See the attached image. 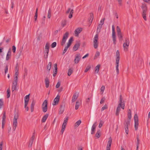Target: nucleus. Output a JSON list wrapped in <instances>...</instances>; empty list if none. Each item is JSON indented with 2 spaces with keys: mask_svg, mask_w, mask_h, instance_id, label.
Returning a JSON list of instances; mask_svg holds the SVG:
<instances>
[{
  "mask_svg": "<svg viewBox=\"0 0 150 150\" xmlns=\"http://www.w3.org/2000/svg\"><path fill=\"white\" fill-rule=\"evenodd\" d=\"M45 15L43 16L42 18V20H41V23L42 24H44L45 23Z\"/></svg>",
  "mask_w": 150,
  "mask_h": 150,
  "instance_id": "obj_40",
  "label": "nucleus"
},
{
  "mask_svg": "<svg viewBox=\"0 0 150 150\" xmlns=\"http://www.w3.org/2000/svg\"><path fill=\"white\" fill-rule=\"evenodd\" d=\"M81 58V56L80 54H77L76 55L75 59H74V62L75 64H77L78 63L80 59Z\"/></svg>",
  "mask_w": 150,
  "mask_h": 150,
  "instance_id": "obj_10",
  "label": "nucleus"
},
{
  "mask_svg": "<svg viewBox=\"0 0 150 150\" xmlns=\"http://www.w3.org/2000/svg\"><path fill=\"white\" fill-rule=\"evenodd\" d=\"M82 29L81 28H78L76 29L74 31L75 35L77 37L79 36V34L82 31Z\"/></svg>",
  "mask_w": 150,
  "mask_h": 150,
  "instance_id": "obj_13",
  "label": "nucleus"
},
{
  "mask_svg": "<svg viewBox=\"0 0 150 150\" xmlns=\"http://www.w3.org/2000/svg\"><path fill=\"white\" fill-rule=\"evenodd\" d=\"M51 16V12L50 9H49L48 11V17L49 18H50Z\"/></svg>",
  "mask_w": 150,
  "mask_h": 150,
  "instance_id": "obj_58",
  "label": "nucleus"
},
{
  "mask_svg": "<svg viewBox=\"0 0 150 150\" xmlns=\"http://www.w3.org/2000/svg\"><path fill=\"white\" fill-rule=\"evenodd\" d=\"M97 123L96 122H95L92 126L91 132V134H93L94 133L97 126Z\"/></svg>",
  "mask_w": 150,
  "mask_h": 150,
  "instance_id": "obj_14",
  "label": "nucleus"
},
{
  "mask_svg": "<svg viewBox=\"0 0 150 150\" xmlns=\"http://www.w3.org/2000/svg\"><path fill=\"white\" fill-rule=\"evenodd\" d=\"M64 105L63 106L62 105L61 106V108L59 112V114H61L64 111Z\"/></svg>",
  "mask_w": 150,
  "mask_h": 150,
  "instance_id": "obj_29",
  "label": "nucleus"
},
{
  "mask_svg": "<svg viewBox=\"0 0 150 150\" xmlns=\"http://www.w3.org/2000/svg\"><path fill=\"white\" fill-rule=\"evenodd\" d=\"M68 119L67 117L65 118L64 119V122H63V124H65L67 125V121H68Z\"/></svg>",
  "mask_w": 150,
  "mask_h": 150,
  "instance_id": "obj_59",
  "label": "nucleus"
},
{
  "mask_svg": "<svg viewBox=\"0 0 150 150\" xmlns=\"http://www.w3.org/2000/svg\"><path fill=\"white\" fill-rule=\"evenodd\" d=\"M18 79V76H15L14 77V81H13V82L17 83Z\"/></svg>",
  "mask_w": 150,
  "mask_h": 150,
  "instance_id": "obj_55",
  "label": "nucleus"
},
{
  "mask_svg": "<svg viewBox=\"0 0 150 150\" xmlns=\"http://www.w3.org/2000/svg\"><path fill=\"white\" fill-rule=\"evenodd\" d=\"M112 142V140L111 137H110L108 139V144L106 147V150H110V147Z\"/></svg>",
  "mask_w": 150,
  "mask_h": 150,
  "instance_id": "obj_12",
  "label": "nucleus"
},
{
  "mask_svg": "<svg viewBox=\"0 0 150 150\" xmlns=\"http://www.w3.org/2000/svg\"><path fill=\"white\" fill-rule=\"evenodd\" d=\"M7 98H9L10 97V90L9 88H8L7 90Z\"/></svg>",
  "mask_w": 150,
  "mask_h": 150,
  "instance_id": "obj_36",
  "label": "nucleus"
},
{
  "mask_svg": "<svg viewBox=\"0 0 150 150\" xmlns=\"http://www.w3.org/2000/svg\"><path fill=\"white\" fill-rule=\"evenodd\" d=\"M134 122L135 129L136 130H137L138 128L139 123L138 116L137 113L135 114L134 115Z\"/></svg>",
  "mask_w": 150,
  "mask_h": 150,
  "instance_id": "obj_4",
  "label": "nucleus"
},
{
  "mask_svg": "<svg viewBox=\"0 0 150 150\" xmlns=\"http://www.w3.org/2000/svg\"><path fill=\"white\" fill-rule=\"evenodd\" d=\"M142 14L143 18H144V19L145 21H146L147 18H146V14Z\"/></svg>",
  "mask_w": 150,
  "mask_h": 150,
  "instance_id": "obj_62",
  "label": "nucleus"
},
{
  "mask_svg": "<svg viewBox=\"0 0 150 150\" xmlns=\"http://www.w3.org/2000/svg\"><path fill=\"white\" fill-rule=\"evenodd\" d=\"M129 39H126L125 42L123 44V46L124 50L125 51H128L129 46Z\"/></svg>",
  "mask_w": 150,
  "mask_h": 150,
  "instance_id": "obj_7",
  "label": "nucleus"
},
{
  "mask_svg": "<svg viewBox=\"0 0 150 150\" xmlns=\"http://www.w3.org/2000/svg\"><path fill=\"white\" fill-rule=\"evenodd\" d=\"M102 25H100V24H99L98 26L97 29V32L99 33L101 29L102 28Z\"/></svg>",
  "mask_w": 150,
  "mask_h": 150,
  "instance_id": "obj_33",
  "label": "nucleus"
},
{
  "mask_svg": "<svg viewBox=\"0 0 150 150\" xmlns=\"http://www.w3.org/2000/svg\"><path fill=\"white\" fill-rule=\"evenodd\" d=\"M103 123H104V122H103L102 121H100V122L99 123V126H98V127L100 128H101V127H102Z\"/></svg>",
  "mask_w": 150,
  "mask_h": 150,
  "instance_id": "obj_57",
  "label": "nucleus"
},
{
  "mask_svg": "<svg viewBox=\"0 0 150 150\" xmlns=\"http://www.w3.org/2000/svg\"><path fill=\"white\" fill-rule=\"evenodd\" d=\"M73 13V10L72 9L70 13V14L69 16V18H71L72 17V14Z\"/></svg>",
  "mask_w": 150,
  "mask_h": 150,
  "instance_id": "obj_45",
  "label": "nucleus"
},
{
  "mask_svg": "<svg viewBox=\"0 0 150 150\" xmlns=\"http://www.w3.org/2000/svg\"><path fill=\"white\" fill-rule=\"evenodd\" d=\"M81 103V101H79V100H77V101H76L75 107V109L76 110H77L78 109L79 106L80 104Z\"/></svg>",
  "mask_w": 150,
  "mask_h": 150,
  "instance_id": "obj_23",
  "label": "nucleus"
},
{
  "mask_svg": "<svg viewBox=\"0 0 150 150\" xmlns=\"http://www.w3.org/2000/svg\"><path fill=\"white\" fill-rule=\"evenodd\" d=\"M130 120H127L125 122V127H126V125L127 126V127H128V126L130 124Z\"/></svg>",
  "mask_w": 150,
  "mask_h": 150,
  "instance_id": "obj_41",
  "label": "nucleus"
},
{
  "mask_svg": "<svg viewBox=\"0 0 150 150\" xmlns=\"http://www.w3.org/2000/svg\"><path fill=\"white\" fill-rule=\"evenodd\" d=\"M69 47L67 45L65 47V48H64V49L63 51V54H64L66 52L68 48Z\"/></svg>",
  "mask_w": 150,
  "mask_h": 150,
  "instance_id": "obj_52",
  "label": "nucleus"
},
{
  "mask_svg": "<svg viewBox=\"0 0 150 150\" xmlns=\"http://www.w3.org/2000/svg\"><path fill=\"white\" fill-rule=\"evenodd\" d=\"M73 72V71L71 69H69L68 70V75L69 76H70L71 74Z\"/></svg>",
  "mask_w": 150,
  "mask_h": 150,
  "instance_id": "obj_47",
  "label": "nucleus"
},
{
  "mask_svg": "<svg viewBox=\"0 0 150 150\" xmlns=\"http://www.w3.org/2000/svg\"><path fill=\"white\" fill-rule=\"evenodd\" d=\"M42 111L44 112H45L47 110V101L46 100H45L43 102L42 105Z\"/></svg>",
  "mask_w": 150,
  "mask_h": 150,
  "instance_id": "obj_5",
  "label": "nucleus"
},
{
  "mask_svg": "<svg viewBox=\"0 0 150 150\" xmlns=\"http://www.w3.org/2000/svg\"><path fill=\"white\" fill-rule=\"evenodd\" d=\"M24 108L26 111H28L29 110L28 107L27 106L28 103H24Z\"/></svg>",
  "mask_w": 150,
  "mask_h": 150,
  "instance_id": "obj_49",
  "label": "nucleus"
},
{
  "mask_svg": "<svg viewBox=\"0 0 150 150\" xmlns=\"http://www.w3.org/2000/svg\"><path fill=\"white\" fill-rule=\"evenodd\" d=\"M117 35L118 39L120 41H121L122 40L123 36L122 33Z\"/></svg>",
  "mask_w": 150,
  "mask_h": 150,
  "instance_id": "obj_31",
  "label": "nucleus"
},
{
  "mask_svg": "<svg viewBox=\"0 0 150 150\" xmlns=\"http://www.w3.org/2000/svg\"><path fill=\"white\" fill-rule=\"evenodd\" d=\"M112 37L113 43L114 45L116 44V37L115 35V27L114 25H112Z\"/></svg>",
  "mask_w": 150,
  "mask_h": 150,
  "instance_id": "obj_6",
  "label": "nucleus"
},
{
  "mask_svg": "<svg viewBox=\"0 0 150 150\" xmlns=\"http://www.w3.org/2000/svg\"><path fill=\"white\" fill-rule=\"evenodd\" d=\"M127 115L128 118L129 119V120H131L132 118V112L130 110H128Z\"/></svg>",
  "mask_w": 150,
  "mask_h": 150,
  "instance_id": "obj_26",
  "label": "nucleus"
},
{
  "mask_svg": "<svg viewBox=\"0 0 150 150\" xmlns=\"http://www.w3.org/2000/svg\"><path fill=\"white\" fill-rule=\"evenodd\" d=\"M34 139V135L32 137L31 139H30V143L29 144V146H30V147L32 146L33 142V140Z\"/></svg>",
  "mask_w": 150,
  "mask_h": 150,
  "instance_id": "obj_30",
  "label": "nucleus"
},
{
  "mask_svg": "<svg viewBox=\"0 0 150 150\" xmlns=\"http://www.w3.org/2000/svg\"><path fill=\"white\" fill-rule=\"evenodd\" d=\"M81 121L80 120H79L76 123V126H79L81 123Z\"/></svg>",
  "mask_w": 150,
  "mask_h": 150,
  "instance_id": "obj_56",
  "label": "nucleus"
},
{
  "mask_svg": "<svg viewBox=\"0 0 150 150\" xmlns=\"http://www.w3.org/2000/svg\"><path fill=\"white\" fill-rule=\"evenodd\" d=\"M17 83H15V82H13V84L12 87V91H14L16 89V86L17 85Z\"/></svg>",
  "mask_w": 150,
  "mask_h": 150,
  "instance_id": "obj_20",
  "label": "nucleus"
},
{
  "mask_svg": "<svg viewBox=\"0 0 150 150\" xmlns=\"http://www.w3.org/2000/svg\"><path fill=\"white\" fill-rule=\"evenodd\" d=\"M66 125H67L65 124H62V129H61V132H62V134L64 132L65 130Z\"/></svg>",
  "mask_w": 150,
  "mask_h": 150,
  "instance_id": "obj_28",
  "label": "nucleus"
},
{
  "mask_svg": "<svg viewBox=\"0 0 150 150\" xmlns=\"http://www.w3.org/2000/svg\"><path fill=\"white\" fill-rule=\"evenodd\" d=\"M143 12L142 14H146V13L147 10V7L146 5H143L142 7Z\"/></svg>",
  "mask_w": 150,
  "mask_h": 150,
  "instance_id": "obj_15",
  "label": "nucleus"
},
{
  "mask_svg": "<svg viewBox=\"0 0 150 150\" xmlns=\"http://www.w3.org/2000/svg\"><path fill=\"white\" fill-rule=\"evenodd\" d=\"M51 66H52V63L51 62H50L48 63V64L47 66V69L49 70L50 71L51 68Z\"/></svg>",
  "mask_w": 150,
  "mask_h": 150,
  "instance_id": "obj_34",
  "label": "nucleus"
},
{
  "mask_svg": "<svg viewBox=\"0 0 150 150\" xmlns=\"http://www.w3.org/2000/svg\"><path fill=\"white\" fill-rule=\"evenodd\" d=\"M117 34H120V33H122L121 32V30H120V28H119V27L118 26H117Z\"/></svg>",
  "mask_w": 150,
  "mask_h": 150,
  "instance_id": "obj_42",
  "label": "nucleus"
},
{
  "mask_svg": "<svg viewBox=\"0 0 150 150\" xmlns=\"http://www.w3.org/2000/svg\"><path fill=\"white\" fill-rule=\"evenodd\" d=\"M100 66V65L98 64L95 67V72L96 73H98V72Z\"/></svg>",
  "mask_w": 150,
  "mask_h": 150,
  "instance_id": "obj_27",
  "label": "nucleus"
},
{
  "mask_svg": "<svg viewBox=\"0 0 150 150\" xmlns=\"http://www.w3.org/2000/svg\"><path fill=\"white\" fill-rule=\"evenodd\" d=\"M45 83L46 88H48L49 86V79L47 78L45 79Z\"/></svg>",
  "mask_w": 150,
  "mask_h": 150,
  "instance_id": "obj_24",
  "label": "nucleus"
},
{
  "mask_svg": "<svg viewBox=\"0 0 150 150\" xmlns=\"http://www.w3.org/2000/svg\"><path fill=\"white\" fill-rule=\"evenodd\" d=\"M119 60H116V69L119 68Z\"/></svg>",
  "mask_w": 150,
  "mask_h": 150,
  "instance_id": "obj_50",
  "label": "nucleus"
},
{
  "mask_svg": "<svg viewBox=\"0 0 150 150\" xmlns=\"http://www.w3.org/2000/svg\"><path fill=\"white\" fill-rule=\"evenodd\" d=\"M72 40H73V38L72 37L70 38L68 41V42L67 43V46L69 47L71 44V43L72 42Z\"/></svg>",
  "mask_w": 150,
  "mask_h": 150,
  "instance_id": "obj_32",
  "label": "nucleus"
},
{
  "mask_svg": "<svg viewBox=\"0 0 150 150\" xmlns=\"http://www.w3.org/2000/svg\"><path fill=\"white\" fill-rule=\"evenodd\" d=\"M105 89V87L104 86H102L100 88L101 91L103 93Z\"/></svg>",
  "mask_w": 150,
  "mask_h": 150,
  "instance_id": "obj_60",
  "label": "nucleus"
},
{
  "mask_svg": "<svg viewBox=\"0 0 150 150\" xmlns=\"http://www.w3.org/2000/svg\"><path fill=\"white\" fill-rule=\"evenodd\" d=\"M69 34V33L68 32H67L63 35V38L61 42V45L62 46H63L64 45L66 40L68 38Z\"/></svg>",
  "mask_w": 150,
  "mask_h": 150,
  "instance_id": "obj_8",
  "label": "nucleus"
},
{
  "mask_svg": "<svg viewBox=\"0 0 150 150\" xmlns=\"http://www.w3.org/2000/svg\"><path fill=\"white\" fill-rule=\"evenodd\" d=\"M50 44L47 42L45 45V49L43 52L44 56V58L45 59H47L48 58V53L49 51V47Z\"/></svg>",
  "mask_w": 150,
  "mask_h": 150,
  "instance_id": "obj_2",
  "label": "nucleus"
},
{
  "mask_svg": "<svg viewBox=\"0 0 150 150\" xmlns=\"http://www.w3.org/2000/svg\"><path fill=\"white\" fill-rule=\"evenodd\" d=\"M104 19H101L100 21V23L99 24L102 25L104 24Z\"/></svg>",
  "mask_w": 150,
  "mask_h": 150,
  "instance_id": "obj_61",
  "label": "nucleus"
},
{
  "mask_svg": "<svg viewBox=\"0 0 150 150\" xmlns=\"http://www.w3.org/2000/svg\"><path fill=\"white\" fill-rule=\"evenodd\" d=\"M80 46V44L79 43H76L74 46L73 47V49L74 50V51H76L77 50L79 46Z\"/></svg>",
  "mask_w": 150,
  "mask_h": 150,
  "instance_id": "obj_25",
  "label": "nucleus"
},
{
  "mask_svg": "<svg viewBox=\"0 0 150 150\" xmlns=\"http://www.w3.org/2000/svg\"><path fill=\"white\" fill-rule=\"evenodd\" d=\"M18 118V113H16L14 114L13 119V124L12 129L14 131L16 129L17 125V120Z\"/></svg>",
  "mask_w": 150,
  "mask_h": 150,
  "instance_id": "obj_3",
  "label": "nucleus"
},
{
  "mask_svg": "<svg viewBox=\"0 0 150 150\" xmlns=\"http://www.w3.org/2000/svg\"><path fill=\"white\" fill-rule=\"evenodd\" d=\"M60 83L59 82H58L57 84H56V88H59L60 86Z\"/></svg>",
  "mask_w": 150,
  "mask_h": 150,
  "instance_id": "obj_63",
  "label": "nucleus"
},
{
  "mask_svg": "<svg viewBox=\"0 0 150 150\" xmlns=\"http://www.w3.org/2000/svg\"><path fill=\"white\" fill-rule=\"evenodd\" d=\"M60 98V96L57 95V96L54 99L53 102L52 104L53 105H55L58 103L59 101Z\"/></svg>",
  "mask_w": 150,
  "mask_h": 150,
  "instance_id": "obj_11",
  "label": "nucleus"
},
{
  "mask_svg": "<svg viewBox=\"0 0 150 150\" xmlns=\"http://www.w3.org/2000/svg\"><path fill=\"white\" fill-rule=\"evenodd\" d=\"M90 20H89V21L91 23L93 20V13H91L90 14Z\"/></svg>",
  "mask_w": 150,
  "mask_h": 150,
  "instance_id": "obj_39",
  "label": "nucleus"
},
{
  "mask_svg": "<svg viewBox=\"0 0 150 150\" xmlns=\"http://www.w3.org/2000/svg\"><path fill=\"white\" fill-rule=\"evenodd\" d=\"M12 50L13 52L15 53L16 50V47L15 46H12Z\"/></svg>",
  "mask_w": 150,
  "mask_h": 150,
  "instance_id": "obj_64",
  "label": "nucleus"
},
{
  "mask_svg": "<svg viewBox=\"0 0 150 150\" xmlns=\"http://www.w3.org/2000/svg\"><path fill=\"white\" fill-rule=\"evenodd\" d=\"M100 130L99 129L98 130L96 133V136L97 138H99L100 137Z\"/></svg>",
  "mask_w": 150,
  "mask_h": 150,
  "instance_id": "obj_38",
  "label": "nucleus"
},
{
  "mask_svg": "<svg viewBox=\"0 0 150 150\" xmlns=\"http://www.w3.org/2000/svg\"><path fill=\"white\" fill-rule=\"evenodd\" d=\"M48 115L46 114L44 115L42 117L41 120V121L42 122H45L47 119L48 118Z\"/></svg>",
  "mask_w": 150,
  "mask_h": 150,
  "instance_id": "obj_21",
  "label": "nucleus"
},
{
  "mask_svg": "<svg viewBox=\"0 0 150 150\" xmlns=\"http://www.w3.org/2000/svg\"><path fill=\"white\" fill-rule=\"evenodd\" d=\"M30 94L26 96L24 98V103H28L29 98Z\"/></svg>",
  "mask_w": 150,
  "mask_h": 150,
  "instance_id": "obj_19",
  "label": "nucleus"
},
{
  "mask_svg": "<svg viewBox=\"0 0 150 150\" xmlns=\"http://www.w3.org/2000/svg\"><path fill=\"white\" fill-rule=\"evenodd\" d=\"M120 54L119 51L117 50L116 51V60H120Z\"/></svg>",
  "mask_w": 150,
  "mask_h": 150,
  "instance_id": "obj_22",
  "label": "nucleus"
},
{
  "mask_svg": "<svg viewBox=\"0 0 150 150\" xmlns=\"http://www.w3.org/2000/svg\"><path fill=\"white\" fill-rule=\"evenodd\" d=\"M35 105V103L34 101H33L31 104V111L33 112L34 110V107Z\"/></svg>",
  "mask_w": 150,
  "mask_h": 150,
  "instance_id": "obj_37",
  "label": "nucleus"
},
{
  "mask_svg": "<svg viewBox=\"0 0 150 150\" xmlns=\"http://www.w3.org/2000/svg\"><path fill=\"white\" fill-rule=\"evenodd\" d=\"M78 94L77 93H74L72 99V102H74L75 101L76 99H77L78 97Z\"/></svg>",
  "mask_w": 150,
  "mask_h": 150,
  "instance_id": "obj_16",
  "label": "nucleus"
},
{
  "mask_svg": "<svg viewBox=\"0 0 150 150\" xmlns=\"http://www.w3.org/2000/svg\"><path fill=\"white\" fill-rule=\"evenodd\" d=\"M119 105L117 108L115 112V115L118 116L119 115V112L121 110V108L123 110L125 108V103L124 102L122 101V96H120L119 101L118 102Z\"/></svg>",
  "mask_w": 150,
  "mask_h": 150,
  "instance_id": "obj_1",
  "label": "nucleus"
},
{
  "mask_svg": "<svg viewBox=\"0 0 150 150\" xmlns=\"http://www.w3.org/2000/svg\"><path fill=\"white\" fill-rule=\"evenodd\" d=\"M98 34H96L93 38V47L95 49H96L98 46Z\"/></svg>",
  "mask_w": 150,
  "mask_h": 150,
  "instance_id": "obj_9",
  "label": "nucleus"
},
{
  "mask_svg": "<svg viewBox=\"0 0 150 150\" xmlns=\"http://www.w3.org/2000/svg\"><path fill=\"white\" fill-rule=\"evenodd\" d=\"M57 65L56 64H54V70L53 71V76L54 77L57 73Z\"/></svg>",
  "mask_w": 150,
  "mask_h": 150,
  "instance_id": "obj_18",
  "label": "nucleus"
},
{
  "mask_svg": "<svg viewBox=\"0 0 150 150\" xmlns=\"http://www.w3.org/2000/svg\"><path fill=\"white\" fill-rule=\"evenodd\" d=\"M108 108V106L107 105H105L103 107H102L101 109V111H103L105 109Z\"/></svg>",
  "mask_w": 150,
  "mask_h": 150,
  "instance_id": "obj_48",
  "label": "nucleus"
},
{
  "mask_svg": "<svg viewBox=\"0 0 150 150\" xmlns=\"http://www.w3.org/2000/svg\"><path fill=\"white\" fill-rule=\"evenodd\" d=\"M15 76H18V69L17 68V65L16 66V70H15Z\"/></svg>",
  "mask_w": 150,
  "mask_h": 150,
  "instance_id": "obj_44",
  "label": "nucleus"
},
{
  "mask_svg": "<svg viewBox=\"0 0 150 150\" xmlns=\"http://www.w3.org/2000/svg\"><path fill=\"white\" fill-rule=\"evenodd\" d=\"M57 45V43L56 42H53L51 44V47L52 48H54Z\"/></svg>",
  "mask_w": 150,
  "mask_h": 150,
  "instance_id": "obj_54",
  "label": "nucleus"
},
{
  "mask_svg": "<svg viewBox=\"0 0 150 150\" xmlns=\"http://www.w3.org/2000/svg\"><path fill=\"white\" fill-rule=\"evenodd\" d=\"M3 105V99H0V109L2 108V106Z\"/></svg>",
  "mask_w": 150,
  "mask_h": 150,
  "instance_id": "obj_46",
  "label": "nucleus"
},
{
  "mask_svg": "<svg viewBox=\"0 0 150 150\" xmlns=\"http://www.w3.org/2000/svg\"><path fill=\"white\" fill-rule=\"evenodd\" d=\"M100 54V53L98 51H96L94 59L97 58Z\"/></svg>",
  "mask_w": 150,
  "mask_h": 150,
  "instance_id": "obj_43",
  "label": "nucleus"
},
{
  "mask_svg": "<svg viewBox=\"0 0 150 150\" xmlns=\"http://www.w3.org/2000/svg\"><path fill=\"white\" fill-rule=\"evenodd\" d=\"M11 49L9 48L6 54V60H8L10 59V56H11Z\"/></svg>",
  "mask_w": 150,
  "mask_h": 150,
  "instance_id": "obj_17",
  "label": "nucleus"
},
{
  "mask_svg": "<svg viewBox=\"0 0 150 150\" xmlns=\"http://www.w3.org/2000/svg\"><path fill=\"white\" fill-rule=\"evenodd\" d=\"M6 118V115H5V113L4 112L3 114L2 122H4V123L5 122Z\"/></svg>",
  "mask_w": 150,
  "mask_h": 150,
  "instance_id": "obj_35",
  "label": "nucleus"
},
{
  "mask_svg": "<svg viewBox=\"0 0 150 150\" xmlns=\"http://www.w3.org/2000/svg\"><path fill=\"white\" fill-rule=\"evenodd\" d=\"M124 127L126 133L127 134H128V127H127V126L126 125V127Z\"/></svg>",
  "mask_w": 150,
  "mask_h": 150,
  "instance_id": "obj_53",
  "label": "nucleus"
},
{
  "mask_svg": "<svg viewBox=\"0 0 150 150\" xmlns=\"http://www.w3.org/2000/svg\"><path fill=\"white\" fill-rule=\"evenodd\" d=\"M91 67L90 66H87V67H86L85 70L84 71V72H87L88 71L91 69Z\"/></svg>",
  "mask_w": 150,
  "mask_h": 150,
  "instance_id": "obj_51",
  "label": "nucleus"
}]
</instances>
